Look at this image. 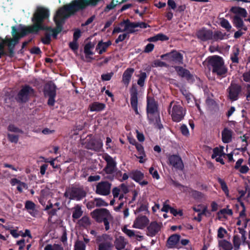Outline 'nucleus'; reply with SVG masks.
Instances as JSON below:
<instances>
[{"mask_svg": "<svg viewBox=\"0 0 250 250\" xmlns=\"http://www.w3.org/2000/svg\"><path fill=\"white\" fill-rule=\"evenodd\" d=\"M49 16V11L47 9L38 7L32 19L34 22L33 25L21 27L18 33H14L15 29L13 28V38L2 40L0 42V58L4 53L3 47L5 44L8 45L10 52L12 53L13 48L20 38L30 33H37L40 30L46 29L42 24V21L44 19L48 18Z\"/></svg>", "mask_w": 250, "mask_h": 250, "instance_id": "f257e3e1", "label": "nucleus"}, {"mask_svg": "<svg viewBox=\"0 0 250 250\" xmlns=\"http://www.w3.org/2000/svg\"><path fill=\"white\" fill-rule=\"evenodd\" d=\"M91 215L97 222H104L106 230L109 229V222L113 220V217L108 210L105 208L96 209L91 213Z\"/></svg>", "mask_w": 250, "mask_h": 250, "instance_id": "f03ea898", "label": "nucleus"}, {"mask_svg": "<svg viewBox=\"0 0 250 250\" xmlns=\"http://www.w3.org/2000/svg\"><path fill=\"white\" fill-rule=\"evenodd\" d=\"M209 65L212 67V72L219 76L225 75L227 71V68L224 65L222 59L217 56H214L208 58Z\"/></svg>", "mask_w": 250, "mask_h": 250, "instance_id": "7ed1b4c3", "label": "nucleus"}, {"mask_svg": "<svg viewBox=\"0 0 250 250\" xmlns=\"http://www.w3.org/2000/svg\"><path fill=\"white\" fill-rule=\"evenodd\" d=\"M168 112L171 115L172 120L176 122L181 121L186 114V111L181 105L179 103L173 101L170 104Z\"/></svg>", "mask_w": 250, "mask_h": 250, "instance_id": "20e7f679", "label": "nucleus"}, {"mask_svg": "<svg viewBox=\"0 0 250 250\" xmlns=\"http://www.w3.org/2000/svg\"><path fill=\"white\" fill-rule=\"evenodd\" d=\"M147 116L152 123L157 124L160 121L159 115L157 112V106L152 99H147Z\"/></svg>", "mask_w": 250, "mask_h": 250, "instance_id": "39448f33", "label": "nucleus"}, {"mask_svg": "<svg viewBox=\"0 0 250 250\" xmlns=\"http://www.w3.org/2000/svg\"><path fill=\"white\" fill-rule=\"evenodd\" d=\"M85 195V193L79 189L69 188L66 190L64 196L71 200H80Z\"/></svg>", "mask_w": 250, "mask_h": 250, "instance_id": "423d86ee", "label": "nucleus"}, {"mask_svg": "<svg viewBox=\"0 0 250 250\" xmlns=\"http://www.w3.org/2000/svg\"><path fill=\"white\" fill-rule=\"evenodd\" d=\"M133 26L132 24V22L128 21H124L114 28L113 33H119L120 32L133 33L135 31L133 29Z\"/></svg>", "mask_w": 250, "mask_h": 250, "instance_id": "0eeeda50", "label": "nucleus"}, {"mask_svg": "<svg viewBox=\"0 0 250 250\" xmlns=\"http://www.w3.org/2000/svg\"><path fill=\"white\" fill-rule=\"evenodd\" d=\"M161 57L172 63L182 64L183 63L182 55L176 51H172L169 53L163 55Z\"/></svg>", "mask_w": 250, "mask_h": 250, "instance_id": "6e6552de", "label": "nucleus"}, {"mask_svg": "<svg viewBox=\"0 0 250 250\" xmlns=\"http://www.w3.org/2000/svg\"><path fill=\"white\" fill-rule=\"evenodd\" d=\"M111 184L108 182H101L97 184L95 192L97 194L106 196L110 193Z\"/></svg>", "mask_w": 250, "mask_h": 250, "instance_id": "1a4fd4ad", "label": "nucleus"}, {"mask_svg": "<svg viewBox=\"0 0 250 250\" xmlns=\"http://www.w3.org/2000/svg\"><path fill=\"white\" fill-rule=\"evenodd\" d=\"M34 95V90L30 86L26 85L22 88L18 95V99L21 102L27 101Z\"/></svg>", "mask_w": 250, "mask_h": 250, "instance_id": "9d476101", "label": "nucleus"}, {"mask_svg": "<svg viewBox=\"0 0 250 250\" xmlns=\"http://www.w3.org/2000/svg\"><path fill=\"white\" fill-rule=\"evenodd\" d=\"M104 160L106 162L107 164L104 171L107 174H112L116 171V163L113 159L109 155L106 154L104 157Z\"/></svg>", "mask_w": 250, "mask_h": 250, "instance_id": "9b49d317", "label": "nucleus"}, {"mask_svg": "<svg viewBox=\"0 0 250 250\" xmlns=\"http://www.w3.org/2000/svg\"><path fill=\"white\" fill-rule=\"evenodd\" d=\"M224 147L222 146L215 147L213 150V154L211 157L215 159L216 161L222 164H224L223 157L226 155V152L224 150Z\"/></svg>", "mask_w": 250, "mask_h": 250, "instance_id": "f8f14e48", "label": "nucleus"}, {"mask_svg": "<svg viewBox=\"0 0 250 250\" xmlns=\"http://www.w3.org/2000/svg\"><path fill=\"white\" fill-rule=\"evenodd\" d=\"M241 90V87L235 84H231L228 88V97L231 101H235L238 99V95Z\"/></svg>", "mask_w": 250, "mask_h": 250, "instance_id": "ddd939ff", "label": "nucleus"}, {"mask_svg": "<svg viewBox=\"0 0 250 250\" xmlns=\"http://www.w3.org/2000/svg\"><path fill=\"white\" fill-rule=\"evenodd\" d=\"M168 164L176 169H182L184 165L181 158L176 155H170L168 157Z\"/></svg>", "mask_w": 250, "mask_h": 250, "instance_id": "4468645a", "label": "nucleus"}, {"mask_svg": "<svg viewBox=\"0 0 250 250\" xmlns=\"http://www.w3.org/2000/svg\"><path fill=\"white\" fill-rule=\"evenodd\" d=\"M101 242L99 246V250H110L112 247V238L106 234L103 235L101 238Z\"/></svg>", "mask_w": 250, "mask_h": 250, "instance_id": "2eb2a0df", "label": "nucleus"}, {"mask_svg": "<svg viewBox=\"0 0 250 250\" xmlns=\"http://www.w3.org/2000/svg\"><path fill=\"white\" fill-rule=\"evenodd\" d=\"M149 219L145 216H139L133 222L132 227L138 229H143L148 224Z\"/></svg>", "mask_w": 250, "mask_h": 250, "instance_id": "dca6fc26", "label": "nucleus"}, {"mask_svg": "<svg viewBox=\"0 0 250 250\" xmlns=\"http://www.w3.org/2000/svg\"><path fill=\"white\" fill-rule=\"evenodd\" d=\"M180 235L178 234L170 236L167 241V247L168 248H180Z\"/></svg>", "mask_w": 250, "mask_h": 250, "instance_id": "f3484780", "label": "nucleus"}, {"mask_svg": "<svg viewBox=\"0 0 250 250\" xmlns=\"http://www.w3.org/2000/svg\"><path fill=\"white\" fill-rule=\"evenodd\" d=\"M197 36L201 40L205 41L212 39V32L209 30L202 29L197 32Z\"/></svg>", "mask_w": 250, "mask_h": 250, "instance_id": "a211bd4d", "label": "nucleus"}, {"mask_svg": "<svg viewBox=\"0 0 250 250\" xmlns=\"http://www.w3.org/2000/svg\"><path fill=\"white\" fill-rule=\"evenodd\" d=\"M243 159H238L235 163L234 168L240 173L246 174L249 171L250 168L247 165L243 164Z\"/></svg>", "mask_w": 250, "mask_h": 250, "instance_id": "6ab92c4d", "label": "nucleus"}, {"mask_svg": "<svg viewBox=\"0 0 250 250\" xmlns=\"http://www.w3.org/2000/svg\"><path fill=\"white\" fill-rule=\"evenodd\" d=\"M161 229V225L156 222H152L147 227L148 235L151 236L156 235Z\"/></svg>", "mask_w": 250, "mask_h": 250, "instance_id": "aec40b11", "label": "nucleus"}, {"mask_svg": "<svg viewBox=\"0 0 250 250\" xmlns=\"http://www.w3.org/2000/svg\"><path fill=\"white\" fill-rule=\"evenodd\" d=\"M130 104L136 114H139L138 109L137 92L135 89L132 90L131 91Z\"/></svg>", "mask_w": 250, "mask_h": 250, "instance_id": "412c9836", "label": "nucleus"}, {"mask_svg": "<svg viewBox=\"0 0 250 250\" xmlns=\"http://www.w3.org/2000/svg\"><path fill=\"white\" fill-rule=\"evenodd\" d=\"M57 25V27L55 29H52L51 28H48L47 30V35L46 36L42 39V42L43 43L45 44H48L50 42V37L52 36L54 38H56L57 36L59 33L60 32H57V28H58V24L56 23Z\"/></svg>", "mask_w": 250, "mask_h": 250, "instance_id": "4be33fe9", "label": "nucleus"}, {"mask_svg": "<svg viewBox=\"0 0 250 250\" xmlns=\"http://www.w3.org/2000/svg\"><path fill=\"white\" fill-rule=\"evenodd\" d=\"M25 208L32 216L36 217L37 216L38 211L36 209V206L33 202L30 201H26Z\"/></svg>", "mask_w": 250, "mask_h": 250, "instance_id": "5701e85b", "label": "nucleus"}, {"mask_svg": "<svg viewBox=\"0 0 250 250\" xmlns=\"http://www.w3.org/2000/svg\"><path fill=\"white\" fill-rule=\"evenodd\" d=\"M105 104L99 102H94L89 105V109L91 112H100L104 109Z\"/></svg>", "mask_w": 250, "mask_h": 250, "instance_id": "b1692460", "label": "nucleus"}, {"mask_svg": "<svg viewBox=\"0 0 250 250\" xmlns=\"http://www.w3.org/2000/svg\"><path fill=\"white\" fill-rule=\"evenodd\" d=\"M230 11L235 14L234 16H237L240 18V17L246 18L247 16V11L241 7H233L231 8Z\"/></svg>", "mask_w": 250, "mask_h": 250, "instance_id": "393cba45", "label": "nucleus"}, {"mask_svg": "<svg viewBox=\"0 0 250 250\" xmlns=\"http://www.w3.org/2000/svg\"><path fill=\"white\" fill-rule=\"evenodd\" d=\"M134 71L133 68H128L124 72L123 75V82L125 84L127 85L128 84Z\"/></svg>", "mask_w": 250, "mask_h": 250, "instance_id": "a878e982", "label": "nucleus"}, {"mask_svg": "<svg viewBox=\"0 0 250 250\" xmlns=\"http://www.w3.org/2000/svg\"><path fill=\"white\" fill-rule=\"evenodd\" d=\"M127 243V241L123 236H119L116 238L115 241V246L117 250H122Z\"/></svg>", "mask_w": 250, "mask_h": 250, "instance_id": "bb28decb", "label": "nucleus"}, {"mask_svg": "<svg viewBox=\"0 0 250 250\" xmlns=\"http://www.w3.org/2000/svg\"><path fill=\"white\" fill-rule=\"evenodd\" d=\"M94 47V45L91 42L87 43L84 46V52L85 55V57L87 59V61L88 62L90 61L92 59L90 56L93 54V52L92 51V50L93 49Z\"/></svg>", "mask_w": 250, "mask_h": 250, "instance_id": "cd10ccee", "label": "nucleus"}, {"mask_svg": "<svg viewBox=\"0 0 250 250\" xmlns=\"http://www.w3.org/2000/svg\"><path fill=\"white\" fill-rule=\"evenodd\" d=\"M44 94L45 96H55L56 88L53 83H48L46 84L44 89Z\"/></svg>", "mask_w": 250, "mask_h": 250, "instance_id": "c85d7f7f", "label": "nucleus"}, {"mask_svg": "<svg viewBox=\"0 0 250 250\" xmlns=\"http://www.w3.org/2000/svg\"><path fill=\"white\" fill-rule=\"evenodd\" d=\"M111 44V42L109 41L107 42L100 41L97 45L96 49L99 51L100 54H102L106 51L107 48Z\"/></svg>", "mask_w": 250, "mask_h": 250, "instance_id": "c756f323", "label": "nucleus"}, {"mask_svg": "<svg viewBox=\"0 0 250 250\" xmlns=\"http://www.w3.org/2000/svg\"><path fill=\"white\" fill-rule=\"evenodd\" d=\"M232 131L228 128H225L222 132V141L225 143H228L231 141Z\"/></svg>", "mask_w": 250, "mask_h": 250, "instance_id": "7c9ffc66", "label": "nucleus"}, {"mask_svg": "<svg viewBox=\"0 0 250 250\" xmlns=\"http://www.w3.org/2000/svg\"><path fill=\"white\" fill-rule=\"evenodd\" d=\"M232 215V211L231 209L229 208L228 207L220 210L217 213V216L219 220H221L222 218H227L228 215L230 216Z\"/></svg>", "mask_w": 250, "mask_h": 250, "instance_id": "2f4dec72", "label": "nucleus"}, {"mask_svg": "<svg viewBox=\"0 0 250 250\" xmlns=\"http://www.w3.org/2000/svg\"><path fill=\"white\" fill-rule=\"evenodd\" d=\"M218 245L220 250H232L233 248L232 244L224 239L219 240Z\"/></svg>", "mask_w": 250, "mask_h": 250, "instance_id": "473e14b6", "label": "nucleus"}, {"mask_svg": "<svg viewBox=\"0 0 250 250\" xmlns=\"http://www.w3.org/2000/svg\"><path fill=\"white\" fill-rule=\"evenodd\" d=\"M233 24L238 29H243L245 31L247 30V27L244 25L243 20L237 16H234L233 20Z\"/></svg>", "mask_w": 250, "mask_h": 250, "instance_id": "72a5a7b5", "label": "nucleus"}, {"mask_svg": "<svg viewBox=\"0 0 250 250\" xmlns=\"http://www.w3.org/2000/svg\"><path fill=\"white\" fill-rule=\"evenodd\" d=\"M175 69L180 76L182 77H185L188 79H189L191 77V75L190 74L189 72L182 67L176 66L175 67Z\"/></svg>", "mask_w": 250, "mask_h": 250, "instance_id": "f704fd0d", "label": "nucleus"}, {"mask_svg": "<svg viewBox=\"0 0 250 250\" xmlns=\"http://www.w3.org/2000/svg\"><path fill=\"white\" fill-rule=\"evenodd\" d=\"M168 40V38L163 34H158L157 35L150 37L148 39V41L149 42H156L158 41H167Z\"/></svg>", "mask_w": 250, "mask_h": 250, "instance_id": "c9c22d12", "label": "nucleus"}, {"mask_svg": "<svg viewBox=\"0 0 250 250\" xmlns=\"http://www.w3.org/2000/svg\"><path fill=\"white\" fill-rule=\"evenodd\" d=\"M126 0H112V2L106 6L104 11L106 12H108L109 10L114 8L118 4H120Z\"/></svg>", "mask_w": 250, "mask_h": 250, "instance_id": "e433bc0d", "label": "nucleus"}, {"mask_svg": "<svg viewBox=\"0 0 250 250\" xmlns=\"http://www.w3.org/2000/svg\"><path fill=\"white\" fill-rule=\"evenodd\" d=\"M122 230L123 231V232L125 233L129 237H134L136 238H142L143 237V236H141L139 234L135 233V231L128 229L126 227H125L124 228H123Z\"/></svg>", "mask_w": 250, "mask_h": 250, "instance_id": "4c0bfd02", "label": "nucleus"}, {"mask_svg": "<svg viewBox=\"0 0 250 250\" xmlns=\"http://www.w3.org/2000/svg\"><path fill=\"white\" fill-rule=\"evenodd\" d=\"M144 176V174L139 171H132L130 173V177L137 182L141 181Z\"/></svg>", "mask_w": 250, "mask_h": 250, "instance_id": "58836bf2", "label": "nucleus"}, {"mask_svg": "<svg viewBox=\"0 0 250 250\" xmlns=\"http://www.w3.org/2000/svg\"><path fill=\"white\" fill-rule=\"evenodd\" d=\"M72 209L73 210L72 217L74 219H78L82 215L83 211L80 206H76L72 208Z\"/></svg>", "mask_w": 250, "mask_h": 250, "instance_id": "ea45409f", "label": "nucleus"}, {"mask_svg": "<svg viewBox=\"0 0 250 250\" xmlns=\"http://www.w3.org/2000/svg\"><path fill=\"white\" fill-rule=\"evenodd\" d=\"M187 192L189 195L196 199H201L204 197V195L200 192L192 190L190 188H187Z\"/></svg>", "mask_w": 250, "mask_h": 250, "instance_id": "a19ab883", "label": "nucleus"}, {"mask_svg": "<svg viewBox=\"0 0 250 250\" xmlns=\"http://www.w3.org/2000/svg\"><path fill=\"white\" fill-rule=\"evenodd\" d=\"M239 53V50L237 46H234L233 47L232 53L231 55V59L233 62H238V56Z\"/></svg>", "mask_w": 250, "mask_h": 250, "instance_id": "79ce46f5", "label": "nucleus"}, {"mask_svg": "<svg viewBox=\"0 0 250 250\" xmlns=\"http://www.w3.org/2000/svg\"><path fill=\"white\" fill-rule=\"evenodd\" d=\"M44 250H63V248L58 244H47L44 248Z\"/></svg>", "mask_w": 250, "mask_h": 250, "instance_id": "37998d69", "label": "nucleus"}, {"mask_svg": "<svg viewBox=\"0 0 250 250\" xmlns=\"http://www.w3.org/2000/svg\"><path fill=\"white\" fill-rule=\"evenodd\" d=\"M79 224L80 225L84 227H88L90 224L89 218L86 216L83 217L79 221Z\"/></svg>", "mask_w": 250, "mask_h": 250, "instance_id": "c03bdc74", "label": "nucleus"}, {"mask_svg": "<svg viewBox=\"0 0 250 250\" xmlns=\"http://www.w3.org/2000/svg\"><path fill=\"white\" fill-rule=\"evenodd\" d=\"M218 181L221 186L222 189L227 196L229 195V191L225 182L221 178L218 179Z\"/></svg>", "mask_w": 250, "mask_h": 250, "instance_id": "a18cd8bd", "label": "nucleus"}, {"mask_svg": "<svg viewBox=\"0 0 250 250\" xmlns=\"http://www.w3.org/2000/svg\"><path fill=\"white\" fill-rule=\"evenodd\" d=\"M240 204L243 208V210L240 213L239 219H242V220L243 221V222L244 223V227H246L247 222L248 220L245 218V208L244 204L242 202H240Z\"/></svg>", "mask_w": 250, "mask_h": 250, "instance_id": "49530a36", "label": "nucleus"}, {"mask_svg": "<svg viewBox=\"0 0 250 250\" xmlns=\"http://www.w3.org/2000/svg\"><path fill=\"white\" fill-rule=\"evenodd\" d=\"M233 245L235 250H238L241 243V240L238 235H235L233 239Z\"/></svg>", "mask_w": 250, "mask_h": 250, "instance_id": "de8ad7c7", "label": "nucleus"}, {"mask_svg": "<svg viewBox=\"0 0 250 250\" xmlns=\"http://www.w3.org/2000/svg\"><path fill=\"white\" fill-rule=\"evenodd\" d=\"M220 24L222 27L225 28L228 31H229L231 28V26L229 21L225 19H222L221 20Z\"/></svg>", "mask_w": 250, "mask_h": 250, "instance_id": "09e8293b", "label": "nucleus"}, {"mask_svg": "<svg viewBox=\"0 0 250 250\" xmlns=\"http://www.w3.org/2000/svg\"><path fill=\"white\" fill-rule=\"evenodd\" d=\"M225 35L222 34L221 32L216 31L213 34H212V40L215 41L221 40L224 38Z\"/></svg>", "mask_w": 250, "mask_h": 250, "instance_id": "8fccbe9b", "label": "nucleus"}, {"mask_svg": "<svg viewBox=\"0 0 250 250\" xmlns=\"http://www.w3.org/2000/svg\"><path fill=\"white\" fill-rule=\"evenodd\" d=\"M94 203H95V206L97 207L101 206H107L108 204L105 202L103 199L102 198H95L94 200Z\"/></svg>", "mask_w": 250, "mask_h": 250, "instance_id": "3c124183", "label": "nucleus"}, {"mask_svg": "<svg viewBox=\"0 0 250 250\" xmlns=\"http://www.w3.org/2000/svg\"><path fill=\"white\" fill-rule=\"evenodd\" d=\"M75 250H85V244L82 241H77L75 245Z\"/></svg>", "mask_w": 250, "mask_h": 250, "instance_id": "603ef678", "label": "nucleus"}, {"mask_svg": "<svg viewBox=\"0 0 250 250\" xmlns=\"http://www.w3.org/2000/svg\"><path fill=\"white\" fill-rule=\"evenodd\" d=\"M103 146V143L101 140L96 141V144H94L93 146L89 147L90 149H93L95 150H98L102 148Z\"/></svg>", "mask_w": 250, "mask_h": 250, "instance_id": "864d4df0", "label": "nucleus"}, {"mask_svg": "<svg viewBox=\"0 0 250 250\" xmlns=\"http://www.w3.org/2000/svg\"><path fill=\"white\" fill-rule=\"evenodd\" d=\"M150 174L154 178L156 179H159V174L156 170H155L153 167H151L149 169Z\"/></svg>", "mask_w": 250, "mask_h": 250, "instance_id": "5fc2aeb1", "label": "nucleus"}, {"mask_svg": "<svg viewBox=\"0 0 250 250\" xmlns=\"http://www.w3.org/2000/svg\"><path fill=\"white\" fill-rule=\"evenodd\" d=\"M69 47L74 52H76L78 48L77 41L73 40V42H70Z\"/></svg>", "mask_w": 250, "mask_h": 250, "instance_id": "6e6d98bb", "label": "nucleus"}, {"mask_svg": "<svg viewBox=\"0 0 250 250\" xmlns=\"http://www.w3.org/2000/svg\"><path fill=\"white\" fill-rule=\"evenodd\" d=\"M132 24L134 25L133 29L135 30V28L137 27H140L142 28H146L147 27V24L145 22H132Z\"/></svg>", "mask_w": 250, "mask_h": 250, "instance_id": "4d7b16f0", "label": "nucleus"}, {"mask_svg": "<svg viewBox=\"0 0 250 250\" xmlns=\"http://www.w3.org/2000/svg\"><path fill=\"white\" fill-rule=\"evenodd\" d=\"M226 233L227 231L226 229L222 227H220L218 230L217 236L220 238H223Z\"/></svg>", "mask_w": 250, "mask_h": 250, "instance_id": "13d9d810", "label": "nucleus"}, {"mask_svg": "<svg viewBox=\"0 0 250 250\" xmlns=\"http://www.w3.org/2000/svg\"><path fill=\"white\" fill-rule=\"evenodd\" d=\"M129 33H125L123 34H121L119 36L118 38L116 40V43H119V42L123 41L124 40L126 39V38L128 36V35Z\"/></svg>", "mask_w": 250, "mask_h": 250, "instance_id": "bf43d9fd", "label": "nucleus"}, {"mask_svg": "<svg viewBox=\"0 0 250 250\" xmlns=\"http://www.w3.org/2000/svg\"><path fill=\"white\" fill-rule=\"evenodd\" d=\"M27 188V185L25 183L22 182L21 181L18 185L17 189L20 192H21L23 189H26Z\"/></svg>", "mask_w": 250, "mask_h": 250, "instance_id": "052dcab7", "label": "nucleus"}, {"mask_svg": "<svg viewBox=\"0 0 250 250\" xmlns=\"http://www.w3.org/2000/svg\"><path fill=\"white\" fill-rule=\"evenodd\" d=\"M171 208L167 204V201H166L163 204V207L161 209V211L163 212H167L168 211H170Z\"/></svg>", "mask_w": 250, "mask_h": 250, "instance_id": "680f3d73", "label": "nucleus"}, {"mask_svg": "<svg viewBox=\"0 0 250 250\" xmlns=\"http://www.w3.org/2000/svg\"><path fill=\"white\" fill-rule=\"evenodd\" d=\"M121 192V189L118 187L114 188L112 189V194L114 198L118 197Z\"/></svg>", "mask_w": 250, "mask_h": 250, "instance_id": "e2e57ef3", "label": "nucleus"}, {"mask_svg": "<svg viewBox=\"0 0 250 250\" xmlns=\"http://www.w3.org/2000/svg\"><path fill=\"white\" fill-rule=\"evenodd\" d=\"M146 77V74L145 73H143L141 74V76L140 77L138 81V84L140 86H143L144 85L145 79Z\"/></svg>", "mask_w": 250, "mask_h": 250, "instance_id": "0e129e2a", "label": "nucleus"}, {"mask_svg": "<svg viewBox=\"0 0 250 250\" xmlns=\"http://www.w3.org/2000/svg\"><path fill=\"white\" fill-rule=\"evenodd\" d=\"M181 131L185 136H188L189 134V131L187 126L184 125L181 126Z\"/></svg>", "mask_w": 250, "mask_h": 250, "instance_id": "69168bd1", "label": "nucleus"}, {"mask_svg": "<svg viewBox=\"0 0 250 250\" xmlns=\"http://www.w3.org/2000/svg\"><path fill=\"white\" fill-rule=\"evenodd\" d=\"M154 65L155 67H167V64L160 60H156L154 62Z\"/></svg>", "mask_w": 250, "mask_h": 250, "instance_id": "338daca9", "label": "nucleus"}, {"mask_svg": "<svg viewBox=\"0 0 250 250\" xmlns=\"http://www.w3.org/2000/svg\"><path fill=\"white\" fill-rule=\"evenodd\" d=\"M154 45L152 43L147 44L145 48L144 51L146 53L151 52L154 49Z\"/></svg>", "mask_w": 250, "mask_h": 250, "instance_id": "774afa93", "label": "nucleus"}]
</instances>
